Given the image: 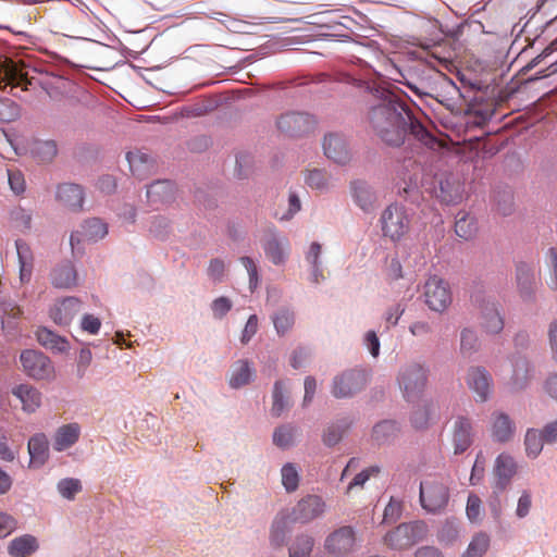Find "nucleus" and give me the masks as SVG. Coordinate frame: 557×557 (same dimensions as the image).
Wrapping results in <instances>:
<instances>
[{
	"label": "nucleus",
	"mask_w": 557,
	"mask_h": 557,
	"mask_svg": "<svg viewBox=\"0 0 557 557\" xmlns=\"http://www.w3.org/2000/svg\"><path fill=\"white\" fill-rule=\"evenodd\" d=\"M368 123L372 133L387 146L399 147L408 137L426 146L435 141L408 106L393 95L370 109Z\"/></svg>",
	"instance_id": "nucleus-1"
},
{
	"label": "nucleus",
	"mask_w": 557,
	"mask_h": 557,
	"mask_svg": "<svg viewBox=\"0 0 557 557\" xmlns=\"http://www.w3.org/2000/svg\"><path fill=\"white\" fill-rule=\"evenodd\" d=\"M380 223L383 236L396 243L409 233L411 220L404 206L393 203L384 209Z\"/></svg>",
	"instance_id": "nucleus-2"
},
{
	"label": "nucleus",
	"mask_w": 557,
	"mask_h": 557,
	"mask_svg": "<svg viewBox=\"0 0 557 557\" xmlns=\"http://www.w3.org/2000/svg\"><path fill=\"white\" fill-rule=\"evenodd\" d=\"M426 533V524L417 520L399 524L393 531L386 533L383 540L389 548L403 550L422 541Z\"/></svg>",
	"instance_id": "nucleus-3"
},
{
	"label": "nucleus",
	"mask_w": 557,
	"mask_h": 557,
	"mask_svg": "<svg viewBox=\"0 0 557 557\" xmlns=\"http://www.w3.org/2000/svg\"><path fill=\"white\" fill-rule=\"evenodd\" d=\"M397 382L404 397L408 401H413L421 396L426 386V371L420 363H407L400 368Z\"/></svg>",
	"instance_id": "nucleus-4"
},
{
	"label": "nucleus",
	"mask_w": 557,
	"mask_h": 557,
	"mask_svg": "<svg viewBox=\"0 0 557 557\" xmlns=\"http://www.w3.org/2000/svg\"><path fill=\"white\" fill-rule=\"evenodd\" d=\"M423 296L426 306L436 312H444L453 301L448 283L437 275L425 281Z\"/></svg>",
	"instance_id": "nucleus-5"
},
{
	"label": "nucleus",
	"mask_w": 557,
	"mask_h": 557,
	"mask_svg": "<svg viewBox=\"0 0 557 557\" xmlns=\"http://www.w3.org/2000/svg\"><path fill=\"white\" fill-rule=\"evenodd\" d=\"M449 500L448 487L438 481L431 480L420 485V502L429 512L436 513L446 508Z\"/></svg>",
	"instance_id": "nucleus-6"
},
{
	"label": "nucleus",
	"mask_w": 557,
	"mask_h": 557,
	"mask_svg": "<svg viewBox=\"0 0 557 557\" xmlns=\"http://www.w3.org/2000/svg\"><path fill=\"white\" fill-rule=\"evenodd\" d=\"M20 360L25 374L34 380H49L54 375L52 362L41 351L26 349L22 351Z\"/></svg>",
	"instance_id": "nucleus-7"
},
{
	"label": "nucleus",
	"mask_w": 557,
	"mask_h": 557,
	"mask_svg": "<svg viewBox=\"0 0 557 557\" xmlns=\"http://www.w3.org/2000/svg\"><path fill=\"white\" fill-rule=\"evenodd\" d=\"M473 302L480 311V325L488 334H498L504 329V318L499 306L490 298L475 295Z\"/></svg>",
	"instance_id": "nucleus-8"
},
{
	"label": "nucleus",
	"mask_w": 557,
	"mask_h": 557,
	"mask_svg": "<svg viewBox=\"0 0 557 557\" xmlns=\"http://www.w3.org/2000/svg\"><path fill=\"white\" fill-rule=\"evenodd\" d=\"M276 125L283 134L290 137H299L313 129L314 120L306 113L288 112L277 119Z\"/></svg>",
	"instance_id": "nucleus-9"
},
{
	"label": "nucleus",
	"mask_w": 557,
	"mask_h": 557,
	"mask_svg": "<svg viewBox=\"0 0 557 557\" xmlns=\"http://www.w3.org/2000/svg\"><path fill=\"white\" fill-rule=\"evenodd\" d=\"M366 383L367 374L362 370H350L334 379L332 394L336 398L351 397L360 392Z\"/></svg>",
	"instance_id": "nucleus-10"
},
{
	"label": "nucleus",
	"mask_w": 557,
	"mask_h": 557,
	"mask_svg": "<svg viewBox=\"0 0 557 557\" xmlns=\"http://www.w3.org/2000/svg\"><path fill=\"white\" fill-rule=\"evenodd\" d=\"M326 505L321 496L307 495L301 498L292 510V520L299 523H308L321 517Z\"/></svg>",
	"instance_id": "nucleus-11"
},
{
	"label": "nucleus",
	"mask_w": 557,
	"mask_h": 557,
	"mask_svg": "<svg viewBox=\"0 0 557 557\" xmlns=\"http://www.w3.org/2000/svg\"><path fill=\"white\" fill-rule=\"evenodd\" d=\"M517 463L512 456L502 453L495 460L494 465V492H504L509 485L511 479L517 473Z\"/></svg>",
	"instance_id": "nucleus-12"
},
{
	"label": "nucleus",
	"mask_w": 557,
	"mask_h": 557,
	"mask_svg": "<svg viewBox=\"0 0 557 557\" xmlns=\"http://www.w3.org/2000/svg\"><path fill=\"white\" fill-rule=\"evenodd\" d=\"M323 150L327 159L337 164L345 165L351 159V152L346 139L339 135L331 133L324 137Z\"/></svg>",
	"instance_id": "nucleus-13"
},
{
	"label": "nucleus",
	"mask_w": 557,
	"mask_h": 557,
	"mask_svg": "<svg viewBox=\"0 0 557 557\" xmlns=\"http://www.w3.org/2000/svg\"><path fill=\"white\" fill-rule=\"evenodd\" d=\"M85 199L84 189L81 185L74 183H63L58 185L55 200L59 205L70 211H79L83 208Z\"/></svg>",
	"instance_id": "nucleus-14"
},
{
	"label": "nucleus",
	"mask_w": 557,
	"mask_h": 557,
	"mask_svg": "<svg viewBox=\"0 0 557 557\" xmlns=\"http://www.w3.org/2000/svg\"><path fill=\"white\" fill-rule=\"evenodd\" d=\"M28 83L27 73L23 71L20 62L8 58L0 60V89L8 85L12 87L21 86L23 89H27L26 85Z\"/></svg>",
	"instance_id": "nucleus-15"
},
{
	"label": "nucleus",
	"mask_w": 557,
	"mask_h": 557,
	"mask_svg": "<svg viewBox=\"0 0 557 557\" xmlns=\"http://www.w3.org/2000/svg\"><path fill=\"white\" fill-rule=\"evenodd\" d=\"M473 442L471 421L466 417H458L451 428V444L456 455L465 453Z\"/></svg>",
	"instance_id": "nucleus-16"
},
{
	"label": "nucleus",
	"mask_w": 557,
	"mask_h": 557,
	"mask_svg": "<svg viewBox=\"0 0 557 557\" xmlns=\"http://www.w3.org/2000/svg\"><path fill=\"white\" fill-rule=\"evenodd\" d=\"M108 233L107 224L100 219L92 218L86 220L79 231H75L71 234L70 243L74 249L76 245L83 240H98L103 238Z\"/></svg>",
	"instance_id": "nucleus-17"
},
{
	"label": "nucleus",
	"mask_w": 557,
	"mask_h": 557,
	"mask_svg": "<svg viewBox=\"0 0 557 557\" xmlns=\"http://www.w3.org/2000/svg\"><path fill=\"white\" fill-rule=\"evenodd\" d=\"M11 393L20 400L24 412L34 413L41 406L40 391L28 383L13 386Z\"/></svg>",
	"instance_id": "nucleus-18"
},
{
	"label": "nucleus",
	"mask_w": 557,
	"mask_h": 557,
	"mask_svg": "<svg viewBox=\"0 0 557 557\" xmlns=\"http://www.w3.org/2000/svg\"><path fill=\"white\" fill-rule=\"evenodd\" d=\"M491 375L481 367L469 369L467 374V384L475 393L476 400L485 401L491 392Z\"/></svg>",
	"instance_id": "nucleus-19"
},
{
	"label": "nucleus",
	"mask_w": 557,
	"mask_h": 557,
	"mask_svg": "<svg viewBox=\"0 0 557 557\" xmlns=\"http://www.w3.org/2000/svg\"><path fill=\"white\" fill-rule=\"evenodd\" d=\"M515 431V422L507 413L502 411L493 412L491 435L494 441L499 443H507L513 437Z\"/></svg>",
	"instance_id": "nucleus-20"
},
{
	"label": "nucleus",
	"mask_w": 557,
	"mask_h": 557,
	"mask_svg": "<svg viewBox=\"0 0 557 557\" xmlns=\"http://www.w3.org/2000/svg\"><path fill=\"white\" fill-rule=\"evenodd\" d=\"M81 310L82 304L79 299L75 297H67L50 310V317L59 325H69Z\"/></svg>",
	"instance_id": "nucleus-21"
},
{
	"label": "nucleus",
	"mask_w": 557,
	"mask_h": 557,
	"mask_svg": "<svg viewBox=\"0 0 557 557\" xmlns=\"http://www.w3.org/2000/svg\"><path fill=\"white\" fill-rule=\"evenodd\" d=\"M77 271L74 264L65 260L57 264L50 274L51 284L57 288H72L77 285Z\"/></svg>",
	"instance_id": "nucleus-22"
},
{
	"label": "nucleus",
	"mask_w": 557,
	"mask_h": 557,
	"mask_svg": "<svg viewBox=\"0 0 557 557\" xmlns=\"http://www.w3.org/2000/svg\"><path fill=\"white\" fill-rule=\"evenodd\" d=\"M516 281L521 298L524 300L530 299L535 287L533 268L525 262H519L516 267Z\"/></svg>",
	"instance_id": "nucleus-23"
},
{
	"label": "nucleus",
	"mask_w": 557,
	"mask_h": 557,
	"mask_svg": "<svg viewBox=\"0 0 557 557\" xmlns=\"http://www.w3.org/2000/svg\"><path fill=\"white\" fill-rule=\"evenodd\" d=\"M29 466L39 468L49 457L48 440L44 433L32 436L28 441Z\"/></svg>",
	"instance_id": "nucleus-24"
},
{
	"label": "nucleus",
	"mask_w": 557,
	"mask_h": 557,
	"mask_svg": "<svg viewBox=\"0 0 557 557\" xmlns=\"http://www.w3.org/2000/svg\"><path fill=\"white\" fill-rule=\"evenodd\" d=\"M126 159L134 176L145 178L153 171V160L147 153L131 151L126 154Z\"/></svg>",
	"instance_id": "nucleus-25"
},
{
	"label": "nucleus",
	"mask_w": 557,
	"mask_h": 557,
	"mask_svg": "<svg viewBox=\"0 0 557 557\" xmlns=\"http://www.w3.org/2000/svg\"><path fill=\"white\" fill-rule=\"evenodd\" d=\"M512 374L510 377V386L515 391L522 389L527 386L531 379V368L529 361L524 357H516L511 360Z\"/></svg>",
	"instance_id": "nucleus-26"
},
{
	"label": "nucleus",
	"mask_w": 557,
	"mask_h": 557,
	"mask_svg": "<svg viewBox=\"0 0 557 557\" xmlns=\"http://www.w3.org/2000/svg\"><path fill=\"white\" fill-rule=\"evenodd\" d=\"M351 194L357 206H359L363 211L368 212L373 209L376 196L368 183L363 181L352 182Z\"/></svg>",
	"instance_id": "nucleus-27"
},
{
	"label": "nucleus",
	"mask_w": 557,
	"mask_h": 557,
	"mask_svg": "<svg viewBox=\"0 0 557 557\" xmlns=\"http://www.w3.org/2000/svg\"><path fill=\"white\" fill-rule=\"evenodd\" d=\"M81 428L77 423H69L60 426L54 435L53 448L62 451L73 446L79 437Z\"/></svg>",
	"instance_id": "nucleus-28"
},
{
	"label": "nucleus",
	"mask_w": 557,
	"mask_h": 557,
	"mask_svg": "<svg viewBox=\"0 0 557 557\" xmlns=\"http://www.w3.org/2000/svg\"><path fill=\"white\" fill-rule=\"evenodd\" d=\"M33 158L41 163H50L58 154V145L52 139H35L29 146Z\"/></svg>",
	"instance_id": "nucleus-29"
},
{
	"label": "nucleus",
	"mask_w": 557,
	"mask_h": 557,
	"mask_svg": "<svg viewBox=\"0 0 557 557\" xmlns=\"http://www.w3.org/2000/svg\"><path fill=\"white\" fill-rule=\"evenodd\" d=\"M37 549V539L30 534L13 539L8 546V553L12 557H28Z\"/></svg>",
	"instance_id": "nucleus-30"
},
{
	"label": "nucleus",
	"mask_w": 557,
	"mask_h": 557,
	"mask_svg": "<svg viewBox=\"0 0 557 557\" xmlns=\"http://www.w3.org/2000/svg\"><path fill=\"white\" fill-rule=\"evenodd\" d=\"M436 197L446 205H455L462 199V186L458 181L445 178L440 182Z\"/></svg>",
	"instance_id": "nucleus-31"
},
{
	"label": "nucleus",
	"mask_w": 557,
	"mask_h": 557,
	"mask_svg": "<svg viewBox=\"0 0 557 557\" xmlns=\"http://www.w3.org/2000/svg\"><path fill=\"white\" fill-rule=\"evenodd\" d=\"M476 219L466 211H460L456 215L455 233L458 237L465 240H471L478 233Z\"/></svg>",
	"instance_id": "nucleus-32"
},
{
	"label": "nucleus",
	"mask_w": 557,
	"mask_h": 557,
	"mask_svg": "<svg viewBox=\"0 0 557 557\" xmlns=\"http://www.w3.org/2000/svg\"><path fill=\"white\" fill-rule=\"evenodd\" d=\"M174 186L170 181H157L147 189L148 201L152 205L164 203L173 198Z\"/></svg>",
	"instance_id": "nucleus-33"
},
{
	"label": "nucleus",
	"mask_w": 557,
	"mask_h": 557,
	"mask_svg": "<svg viewBox=\"0 0 557 557\" xmlns=\"http://www.w3.org/2000/svg\"><path fill=\"white\" fill-rule=\"evenodd\" d=\"M288 247L287 239L280 240L273 237L264 244V253L274 264H283L287 258Z\"/></svg>",
	"instance_id": "nucleus-34"
},
{
	"label": "nucleus",
	"mask_w": 557,
	"mask_h": 557,
	"mask_svg": "<svg viewBox=\"0 0 557 557\" xmlns=\"http://www.w3.org/2000/svg\"><path fill=\"white\" fill-rule=\"evenodd\" d=\"M3 315L1 318L2 330L8 334H13L17 329L16 320L21 317L22 311L18 306L11 301L1 304Z\"/></svg>",
	"instance_id": "nucleus-35"
},
{
	"label": "nucleus",
	"mask_w": 557,
	"mask_h": 557,
	"mask_svg": "<svg viewBox=\"0 0 557 557\" xmlns=\"http://www.w3.org/2000/svg\"><path fill=\"white\" fill-rule=\"evenodd\" d=\"M289 532L288 520L285 516H277L270 529V543L275 548L284 546L286 536Z\"/></svg>",
	"instance_id": "nucleus-36"
},
{
	"label": "nucleus",
	"mask_w": 557,
	"mask_h": 557,
	"mask_svg": "<svg viewBox=\"0 0 557 557\" xmlns=\"http://www.w3.org/2000/svg\"><path fill=\"white\" fill-rule=\"evenodd\" d=\"M36 336L38 342L49 349H53L57 351H64L67 349V342L63 337L48 330L47 327L38 329V331L36 332Z\"/></svg>",
	"instance_id": "nucleus-37"
},
{
	"label": "nucleus",
	"mask_w": 557,
	"mask_h": 557,
	"mask_svg": "<svg viewBox=\"0 0 557 557\" xmlns=\"http://www.w3.org/2000/svg\"><path fill=\"white\" fill-rule=\"evenodd\" d=\"M252 371L250 369L248 361L238 360L233 366L230 385L235 388L246 385L247 383H249Z\"/></svg>",
	"instance_id": "nucleus-38"
},
{
	"label": "nucleus",
	"mask_w": 557,
	"mask_h": 557,
	"mask_svg": "<svg viewBox=\"0 0 557 557\" xmlns=\"http://www.w3.org/2000/svg\"><path fill=\"white\" fill-rule=\"evenodd\" d=\"M313 545L312 536L308 534L297 535L288 548L289 557H310Z\"/></svg>",
	"instance_id": "nucleus-39"
},
{
	"label": "nucleus",
	"mask_w": 557,
	"mask_h": 557,
	"mask_svg": "<svg viewBox=\"0 0 557 557\" xmlns=\"http://www.w3.org/2000/svg\"><path fill=\"white\" fill-rule=\"evenodd\" d=\"M321 251V245L314 242L306 253V261L312 267V280L314 283H319L324 278L320 261Z\"/></svg>",
	"instance_id": "nucleus-40"
},
{
	"label": "nucleus",
	"mask_w": 557,
	"mask_h": 557,
	"mask_svg": "<svg viewBox=\"0 0 557 557\" xmlns=\"http://www.w3.org/2000/svg\"><path fill=\"white\" fill-rule=\"evenodd\" d=\"M490 547V536L480 532L472 537L468 548L461 557H483Z\"/></svg>",
	"instance_id": "nucleus-41"
},
{
	"label": "nucleus",
	"mask_w": 557,
	"mask_h": 557,
	"mask_svg": "<svg viewBox=\"0 0 557 557\" xmlns=\"http://www.w3.org/2000/svg\"><path fill=\"white\" fill-rule=\"evenodd\" d=\"M274 327L278 335L286 334L295 323V314L292 310L283 308L272 317Z\"/></svg>",
	"instance_id": "nucleus-42"
},
{
	"label": "nucleus",
	"mask_w": 557,
	"mask_h": 557,
	"mask_svg": "<svg viewBox=\"0 0 557 557\" xmlns=\"http://www.w3.org/2000/svg\"><path fill=\"white\" fill-rule=\"evenodd\" d=\"M543 442H545L543 432L539 433L534 429H529L524 437L527 455L531 458L537 457L543 449Z\"/></svg>",
	"instance_id": "nucleus-43"
},
{
	"label": "nucleus",
	"mask_w": 557,
	"mask_h": 557,
	"mask_svg": "<svg viewBox=\"0 0 557 557\" xmlns=\"http://www.w3.org/2000/svg\"><path fill=\"white\" fill-rule=\"evenodd\" d=\"M435 416V408L431 405H425L416 409L411 414V424L414 429H425Z\"/></svg>",
	"instance_id": "nucleus-44"
},
{
	"label": "nucleus",
	"mask_w": 557,
	"mask_h": 557,
	"mask_svg": "<svg viewBox=\"0 0 557 557\" xmlns=\"http://www.w3.org/2000/svg\"><path fill=\"white\" fill-rule=\"evenodd\" d=\"M296 429L289 424L275 429L273 433V443L281 447L287 448L294 444Z\"/></svg>",
	"instance_id": "nucleus-45"
},
{
	"label": "nucleus",
	"mask_w": 557,
	"mask_h": 557,
	"mask_svg": "<svg viewBox=\"0 0 557 557\" xmlns=\"http://www.w3.org/2000/svg\"><path fill=\"white\" fill-rule=\"evenodd\" d=\"M21 108L9 98H0V122L10 123L18 119Z\"/></svg>",
	"instance_id": "nucleus-46"
},
{
	"label": "nucleus",
	"mask_w": 557,
	"mask_h": 557,
	"mask_svg": "<svg viewBox=\"0 0 557 557\" xmlns=\"http://www.w3.org/2000/svg\"><path fill=\"white\" fill-rule=\"evenodd\" d=\"M282 484L287 492H294L299 485V471L294 463H286L283 466L282 471Z\"/></svg>",
	"instance_id": "nucleus-47"
},
{
	"label": "nucleus",
	"mask_w": 557,
	"mask_h": 557,
	"mask_svg": "<svg viewBox=\"0 0 557 557\" xmlns=\"http://www.w3.org/2000/svg\"><path fill=\"white\" fill-rule=\"evenodd\" d=\"M479 348V338L474 331L465 329L460 336V350L463 355L470 356Z\"/></svg>",
	"instance_id": "nucleus-48"
},
{
	"label": "nucleus",
	"mask_w": 557,
	"mask_h": 557,
	"mask_svg": "<svg viewBox=\"0 0 557 557\" xmlns=\"http://www.w3.org/2000/svg\"><path fill=\"white\" fill-rule=\"evenodd\" d=\"M306 184L314 189H324L330 184V176L320 169L308 171L306 175Z\"/></svg>",
	"instance_id": "nucleus-49"
},
{
	"label": "nucleus",
	"mask_w": 557,
	"mask_h": 557,
	"mask_svg": "<svg viewBox=\"0 0 557 557\" xmlns=\"http://www.w3.org/2000/svg\"><path fill=\"white\" fill-rule=\"evenodd\" d=\"M397 431L398 429L394 421H383L373 428V436L377 442L383 443L395 436Z\"/></svg>",
	"instance_id": "nucleus-50"
},
{
	"label": "nucleus",
	"mask_w": 557,
	"mask_h": 557,
	"mask_svg": "<svg viewBox=\"0 0 557 557\" xmlns=\"http://www.w3.org/2000/svg\"><path fill=\"white\" fill-rule=\"evenodd\" d=\"M58 491L62 497L74 499L75 495L82 491V484L78 479H63L58 483Z\"/></svg>",
	"instance_id": "nucleus-51"
},
{
	"label": "nucleus",
	"mask_w": 557,
	"mask_h": 557,
	"mask_svg": "<svg viewBox=\"0 0 557 557\" xmlns=\"http://www.w3.org/2000/svg\"><path fill=\"white\" fill-rule=\"evenodd\" d=\"M11 220L21 230H28L32 224V213L24 208H15L11 211Z\"/></svg>",
	"instance_id": "nucleus-52"
},
{
	"label": "nucleus",
	"mask_w": 557,
	"mask_h": 557,
	"mask_svg": "<svg viewBox=\"0 0 557 557\" xmlns=\"http://www.w3.org/2000/svg\"><path fill=\"white\" fill-rule=\"evenodd\" d=\"M287 407V400L284 398L283 388L281 382H275L273 389V405H272V414L275 417H280L285 408Z\"/></svg>",
	"instance_id": "nucleus-53"
},
{
	"label": "nucleus",
	"mask_w": 557,
	"mask_h": 557,
	"mask_svg": "<svg viewBox=\"0 0 557 557\" xmlns=\"http://www.w3.org/2000/svg\"><path fill=\"white\" fill-rule=\"evenodd\" d=\"M226 267L222 259L214 258L210 261L207 273L214 282H222L225 275Z\"/></svg>",
	"instance_id": "nucleus-54"
},
{
	"label": "nucleus",
	"mask_w": 557,
	"mask_h": 557,
	"mask_svg": "<svg viewBox=\"0 0 557 557\" xmlns=\"http://www.w3.org/2000/svg\"><path fill=\"white\" fill-rule=\"evenodd\" d=\"M380 472V468L376 466H372L360 473H358L352 481L349 483L347 487V493H349L354 487H362L363 484L370 479L372 475H376Z\"/></svg>",
	"instance_id": "nucleus-55"
},
{
	"label": "nucleus",
	"mask_w": 557,
	"mask_h": 557,
	"mask_svg": "<svg viewBox=\"0 0 557 557\" xmlns=\"http://www.w3.org/2000/svg\"><path fill=\"white\" fill-rule=\"evenodd\" d=\"M233 304L227 297H219L211 304V309L214 318L222 319L232 309Z\"/></svg>",
	"instance_id": "nucleus-56"
},
{
	"label": "nucleus",
	"mask_w": 557,
	"mask_h": 557,
	"mask_svg": "<svg viewBox=\"0 0 557 557\" xmlns=\"http://www.w3.org/2000/svg\"><path fill=\"white\" fill-rule=\"evenodd\" d=\"M405 312V307L401 304H395L391 306L384 315V320L386 323V329H391L392 326H395L398 323V320Z\"/></svg>",
	"instance_id": "nucleus-57"
},
{
	"label": "nucleus",
	"mask_w": 557,
	"mask_h": 557,
	"mask_svg": "<svg viewBox=\"0 0 557 557\" xmlns=\"http://www.w3.org/2000/svg\"><path fill=\"white\" fill-rule=\"evenodd\" d=\"M8 181L14 194L18 195L25 190V180L17 170H8Z\"/></svg>",
	"instance_id": "nucleus-58"
},
{
	"label": "nucleus",
	"mask_w": 557,
	"mask_h": 557,
	"mask_svg": "<svg viewBox=\"0 0 557 557\" xmlns=\"http://www.w3.org/2000/svg\"><path fill=\"white\" fill-rule=\"evenodd\" d=\"M386 280L388 282L398 281L403 275V265L397 258H392L385 269Z\"/></svg>",
	"instance_id": "nucleus-59"
},
{
	"label": "nucleus",
	"mask_w": 557,
	"mask_h": 557,
	"mask_svg": "<svg viewBox=\"0 0 557 557\" xmlns=\"http://www.w3.org/2000/svg\"><path fill=\"white\" fill-rule=\"evenodd\" d=\"M240 262L246 268L248 275H249V285L250 288L253 290L258 283H259V275H258V268L253 260L249 257H242Z\"/></svg>",
	"instance_id": "nucleus-60"
},
{
	"label": "nucleus",
	"mask_w": 557,
	"mask_h": 557,
	"mask_svg": "<svg viewBox=\"0 0 557 557\" xmlns=\"http://www.w3.org/2000/svg\"><path fill=\"white\" fill-rule=\"evenodd\" d=\"M467 516L471 521H476L481 513V499L475 494H470L467 502Z\"/></svg>",
	"instance_id": "nucleus-61"
},
{
	"label": "nucleus",
	"mask_w": 557,
	"mask_h": 557,
	"mask_svg": "<svg viewBox=\"0 0 557 557\" xmlns=\"http://www.w3.org/2000/svg\"><path fill=\"white\" fill-rule=\"evenodd\" d=\"M257 331H258V317L256 314H251L248 318L246 325L243 330L242 337H240L242 344H244V345L248 344L249 341L257 333Z\"/></svg>",
	"instance_id": "nucleus-62"
},
{
	"label": "nucleus",
	"mask_w": 557,
	"mask_h": 557,
	"mask_svg": "<svg viewBox=\"0 0 557 557\" xmlns=\"http://www.w3.org/2000/svg\"><path fill=\"white\" fill-rule=\"evenodd\" d=\"M18 263H34L33 252L29 246L22 239L15 242Z\"/></svg>",
	"instance_id": "nucleus-63"
},
{
	"label": "nucleus",
	"mask_w": 557,
	"mask_h": 557,
	"mask_svg": "<svg viewBox=\"0 0 557 557\" xmlns=\"http://www.w3.org/2000/svg\"><path fill=\"white\" fill-rule=\"evenodd\" d=\"M343 435V429L337 425H330L323 434V442L327 446H334L337 444Z\"/></svg>",
	"instance_id": "nucleus-64"
}]
</instances>
